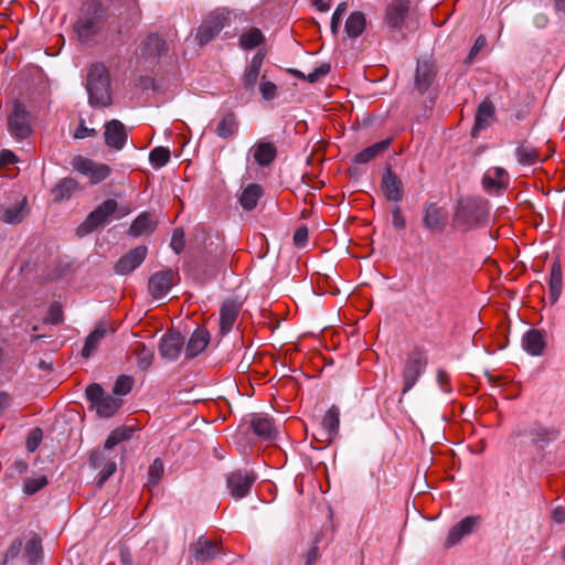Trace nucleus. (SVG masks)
Masks as SVG:
<instances>
[{"label": "nucleus", "instance_id": "13d9d810", "mask_svg": "<svg viewBox=\"0 0 565 565\" xmlns=\"http://www.w3.org/2000/svg\"><path fill=\"white\" fill-rule=\"evenodd\" d=\"M392 217H393L392 223H393V226L395 230H397V231L405 230L406 221H405V217L403 215V212H402V209L399 205H395L392 209Z\"/></svg>", "mask_w": 565, "mask_h": 565}, {"label": "nucleus", "instance_id": "c85d7f7f", "mask_svg": "<svg viewBox=\"0 0 565 565\" xmlns=\"http://www.w3.org/2000/svg\"><path fill=\"white\" fill-rule=\"evenodd\" d=\"M210 342V333L204 329H196L190 337L185 347V358L193 359L202 353Z\"/></svg>", "mask_w": 565, "mask_h": 565}, {"label": "nucleus", "instance_id": "6ab92c4d", "mask_svg": "<svg viewBox=\"0 0 565 565\" xmlns=\"http://www.w3.org/2000/svg\"><path fill=\"white\" fill-rule=\"evenodd\" d=\"M104 139L107 147L121 150L127 143L128 134L125 125L118 119H111L105 124Z\"/></svg>", "mask_w": 565, "mask_h": 565}, {"label": "nucleus", "instance_id": "ea45409f", "mask_svg": "<svg viewBox=\"0 0 565 565\" xmlns=\"http://www.w3.org/2000/svg\"><path fill=\"white\" fill-rule=\"evenodd\" d=\"M515 157L520 164L522 166H533L541 160L540 151L530 146L527 142H522L519 147L515 149Z\"/></svg>", "mask_w": 565, "mask_h": 565}, {"label": "nucleus", "instance_id": "49530a36", "mask_svg": "<svg viewBox=\"0 0 565 565\" xmlns=\"http://www.w3.org/2000/svg\"><path fill=\"white\" fill-rule=\"evenodd\" d=\"M163 472H164L163 462L159 458L154 459L148 469V481L146 483V487L148 489L156 487L159 483V481L161 480Z\"/></svg>", "mask_w": 565, "mask_h": 565}, {"label": "nucleus", "instance_id": "5fc2aeb1", "mask_svg": "<svg viewBox=\"0 0 565 565\" xmlns=\"http://www.w3.org/2000/svg\"><path fill=\"white\" fill-rule=\"evenodd\" d=\"M259 92L264 99L271 100L276 97L277 86L273 82L263 78L259 84Z\"/></svg>", "mask_w": 565, "mask_h": 565}, {"label": "nucleus", "instance_id": "6e6552de", "mask_svg": "<svg viewBox=\"0 0 565 565\" xmlns=\"http://www.w3.org/2000/svg\"><path fill=\"white\" fill-rule=\"evenodd\" d=\"M135 429L132 427H119L114 429L104 443L103 449H95L89 457V465L94 469L106 466L107 461H115V456H109L107 451L111 450L116 445L131 439Z\"/></svg>", "mask_w": 565, "mask_h": 565}, {"label": "nucleus", "instance_id": "4468645a", "mask_svg": "<svg viewBox=\"0 0 565 565\" xmlns=\"http://www.w3.org/2000/svg\"><path fill=\"white\" fill-rule=\"evenodd\" d=\"M178 274L171 269H163L152 274L148 280L149 294L154 299H161L168 295L175 282Z\"/></svg>", "mask_w": 565, "mask_h": 565}, {"label": "nucleus", "instance_id": "72a5a7b5", "mask_svg": "<svg viewBox=\"0 0 565 565\" xmlns=\"http://www.w3.org/2000/svg\"><path fill=\"white\" fill-rule=\"evenodd\" d=\"M78 188V182L73 178H63L52 189L53 201L60 203L72 198Z\"/></svg>", "mask_w": 565, "mask_h": 565}, {"label": "nucleus", "instance_id": "f3484780", "mask_svg": "<svg viewBox=\"0 0 565 565\" xmlns=\"http://www.w3.org/2000/svg\"><path fill=\"white\" fill-rule=\"evenodd\" d=\"M381 190L387 201L398 203L404 196V185L402 180L388 166L382 175Z\"/></svg>", "mask_w": 565, "mask_h": 565}, {"label": "nucleus", "instance_id": "39448f33", "mask_svg": "<svg viewBox=\"0 0 565 565\" xmlns=\"http://www.w3.org/2000/svg\"><path fill=\"white\" fill-rule=\"evenodd\" d=\"M427 365L428 356L424 349L416 347L407 353L402 371V395L408 393L416 385L426 372Z\"/></svg>", "mask_w": 565, "mask_h": 565}, {"label": "nucleus", "instance_id": "603ef678", "mask_svg": "<svg viewBox=\"0 0 565 565\" xmlns=\"http://www.w3.org/2000/svg\"><path fill=\"white\" fill-rule=\"evenodd\" d=\"M47 484V480L45 477H38L28 479L24 483V492L28 494H34L42 488H44Z\"/></svg>", "mask_w": 565, "mask_h": 565}, {"label": "nucleus", "instance_id": "a878e982", "mask_svg": "<svg viewBox=\"0 0 565 565\" xmlns=\"http://www.w3.org/2000/svg\"><path fill=\"white\" fill-rule=\"evenodd\" d=\"M265 55L262 52H257L248 65L245 68V72L242 77L243 86L247 92H254L257 81L260 74V67L263 65Z\"/></svg>", "mask_w": 565, "mask_h": 565}, {"label": "nucleus", "instance_id": "774afa93", "mask_svg": "<svg viewBox=\"0 0 565 565\" xmlns=\"http://www.w3.org/2000/svg\"><path fill=\"white\" fill-rule=\"evenodd\" d=\"M319 557L318 546L313 545L305 556V565H313Z\"/></svg>", "mask_w": 565, "mask_h": 565}, {"label": "nucleus", "instance_id": "37998d69", "mask_svg": "<svg viewBox=\"0 0 565 565\" xmlns=\"http://www.w3.org/2000/svg\"><path fill=\"white\" fill-rule=\"evenodd\" d=\"M265 41L263 32L257 28H250L239 36V46L243 50H253Z\"/></svg>", "mask_w": 565, "mask_h": 565}, {"label": "nucleus", "instance_id": "8fccbe9b", "mask_svg": "<svg viewBox=\"0 0 565 565\" xmlns=\"http://www.w3.org/2000/svg\"><path fill=\"white\" fill-rule=\"evenodd\" d=\"M42 437H43L42 429L39 427L33 428L26 438V443H25L26 449L30 452H34L38 449V447L40 446V444L42 441Z\"/></svg>", "mask_w": 565, "mask_h": 565}, {"label": "nucleus", "instance_id": "052dcab7", "mask_svg": "<svg viewBox=\"0 0 565 565\" xmlns=\"http://www.w3.org/2000/svg\"><path fill=\"white\" fill-rule=\"evenodd\" d=\"M482 185L486 190H490V189L503 190L507 188V183H504L503 181H497L488 174L483 175Z\"/></svg>", "mask_w": 565, "mask_h": 565}, {"label": "nucleus", "instance_id": "1a4fd4ad", "mask_svg": "<svg viewBox=\"0 0 565 565\" xmlns=\"http://www.w3.org/2000/svg\"><path fill=\"white\" fill-rule=\"evenodd\" d=\"M118 203L115 199H107L100 203L87 217L82 222L76 232L78 236H86L106 224L110 216L116 212Z\"/></svg>", "mask_w": 565, "mask_h": 565}, {"label": "nucleus", "instance_id": "79ce46f5", "mask_svg": "<svg viewBox=\"0 0 565 565\" xmlns=\"http://www.w3.org/2000/svg\"><path fill=\"white\" fill-rule=\"evenodd\" d=\"M390 142H391L390 139H386V140L376 142L370 147H366L365 149H363L362 151L358 152L354 156L353 161L356 163H360V164L370 162L379 153L384 151L388 147Z\"/></svg>", "mask_w": 565, "mask_h": 565}, {"label": "nucleus", "instance_id": "0e129e2a", "mask_svg": "<svg viewBox=\"0 0 565 565\" xmlns=\"http://www.w3.org/2000/svg\"><path fill=\"white\" fill-rule=\"evenodd\" d=\"M436 379L443 392L448 393L451 391V387L449 385V375L447 374L446 371L438 370Z\"/></svg>", "mask_w": 565, "mask_h": 565}, {"label": "nucleus", "instance_id": "a211bd4d", "mask_svg": "<svg viewBox=\"0 0 565 565\" xmlns=\"http://www.w3.org/2000/svg\"><path fill=\"white\" fill-rule=\"evenodd\" d=\"M481 519L479 515H470L460 520L457 524L450 527L445 541V546L451 547L459 544L465 536L475 531Z\"/></svg>", "mask_w": 565, "mask_h": 565}, {"label": "nucleus", "instance_id": "9b49d317", "mask_svg": "<svg viewBox=\"0 0 565 565\" xmlns=\"http://www.w3.org/2000/svg\"><path fill=\"white\" fill-rule=\"evenodd\" d=\"M228 17L218 10L211 12L196 30L195 40L199 45L211 42L227 24Z\"/></svg>", "mask_w": 565, "mask_h": 565}, {"label": "nucleus", "instance_id": "69168bd1", "mask_svg": "<svg viewBox=\"0 0 565 565\" xmlns=\"http://www.w3.org/2000/svg\"><path fill=\"white\" fill-rule=\"evenodd\" d=\"M95 134H96V130L94 128L86 127L84 120H82L74 134V138L75 139H84L88 136H94Z\"/></svg>", "mask_w": 565, "mask_h": 565}, {"label": "nucleus", "instance_id": "7c9ffc66", "mask_svg": "<svg viewBox=\"0 0 565 565\" xmlns=\"http://www.w3.org/2000/svg\"><path fill=\"white\" fill-rule=\"evenodd\" d=\"M435 78L434 65L428 61L417 63L415 73V86L420 94H424Z\"/></svg>", "mask_w": 565, "mask_h": 565}, {"label": "nucleus", "instance_id": "ddd939ff", "mask_svg": "<svg viewBox=\"0 0 565 565\" xmlns=\"http://www.w3.org/2000/svg\"><path fill=\"white\" fill-rule=\"evenodd\" d=\"M255 480L256 476L254 472L246 469H237L226 476V488L234 499L239 500L249 493Z\"/></svg>", "mask_w": 565, "mask_h": 565}, {"label": "nucleus", "instance_id": "412c9836", "mask_svg": "<svg viewBox=\"0 0 565 565\" xmlns=\"http://www.w3.org/2000/svg\"><path fill=\"white\" fill-rule=\"evenodd\" d=\"M340 429V409L332 405L321 419V441L331 444Z\"/></svg>", "mask_w": 565, "mask_h": 565}, {"label": "nucleus", "instance_id": "423d86ee", "mask_svg": "<svg viewBox=\"0 0 565 565\" xmlns=\"http://www.w3.org/2000/svg\"><path fill=\"white\" fill-rule=\"evenodd\" d=\"M7 128L17 140H24L32 132V115L26 106L18 99L12 103L7 115Z\"/></svg>", "mask_w": 565, "mask_h": 565}, {"label": "nucleus", "instance_id": "4be33fe9", "mask_svg": "<svg viewBox=\"0 0 565 565\" xmlns=\"http://www.w3.org/2000/svg\"><path fill=\"white\" fill-rule=\"evenodd\" d=\"M447 213L436 203H427L424 207L423 225L431 232H443L446 226Z\"/></svg>", "mask_w": 565, "mask_h": 565}, {"label": "nucleus", "instance_id": "aec40b11", "mask_svg": "<svg viewBox=\"0 0 565 565\" xmlns=\"http://www.w3.org/2000/svg\"><path fill=\"white\" fill-rule=\"evenodd\" d=\"M495 118V107L490 99L482 100L475 116V124L471 129V137H479L480 132L488 128Z\"/></svg>", "mask_w": 565, "mask_h": 565}, {"label": "nucleus", "instance_id": "3c124183", "mask_svg": "<svg viewBox=\"0 0 565 565\" xmlns=\"http://www.w3.org/2000/svg\"><path fill=\"white\" fill-rule=\"evenodd\" d=\"M184 246V231L182 227H177L172 233L170 247L175 252V254H180L183 250Z\"/></svg>", "mask_w": 565, "mask_h": 565}, {"label": "nucleus", "instance_id": "2eb2a0df", "mask_svg": "<svg viewBox=\"0 0 565 565\" xmlns=\"http://www.w3.org/2000/svg\"><path fill=\"white\" fill-rule=\"evenodd\" d=\"M148 248L139 245L122 255L115 264L114 271L116 275L126 276L137 269L146 259Z\"/></svg>", "mask_w": 565, "mask_h": 565}, {"label": "nucleus", "instance_id": "c03bdc74", "mask_svg": "<svg viewBox=\"0 0 565 565\" xmlns=\"http://www.w3.org/2000/svg\"><path fill=\"white\" fill-rule=\"evenodd\" d=\"M132 353L137 356V366L140 371H147L153 362L154 353L145 343H138Z\"/></svg>", "mask_w": 565, "mask_h": 565}, {"label": "nucleus", "instance_id": "f257e3e1", "mask_svg": "<svg viewBox=\"0 0 565 565\" xmlns=\"http://www.w3.org/2000/svg\"><path fill=\"white\" fill-rule=\"evenodd\" d=\"M128 17L108 11L99 1L89 2L75 23V32L82 43H89L96 35L105 32L108 39L115 40L126 33L137 15V6L126 0Z\"/></svg>", "mask_w": 565, "mask_h": 565}, {"label": "nucleus", "instance_id": "680f3d73", "mask_svg": "<svg viewBox=\"0 0 565 565\" xmlns=\"http://www.w3.org/2000/svg\"><path fill=\"white\" fill-rule=\"evenodd\" d=\"M294 243L297 246H303L307 243L308 239V228L307 226H300L298 227L294 233Z\"/></svg>", "mask_w": 565, "mask_h": 565}, {"label": "nucleus", "instance_id": "dca6fc26", "mask_svg": "<svg viewBox=\"0 0 565 565\" xmlns=\"http://www.w3.org/2000/svg\"><path fill=\"white\" fill-rule=\"evenodd\" d=\"M183 347L184 337L181 332L177 330H169L160 339L158 350L161 358L174 361L179 358Z\"/></svg>", "mask_w": 565, "mask_h": 565}, {"label": "nucleus", "instance_id": "7ed1b4c3", "mask_svg": "<svg viewBox=\"0 0 565 565\" xmlns=\"http://www.w3.org/2000/svg\"><path fill=\"white\" fill-rule=\"evenodd\" d=\"M85 88L88 104L92 107H108L111 105L110 78L106 66L102 63L92 64L86 75Z\"/></svg>", "mask_w": 565, "mask_h": 565}, {"label": "nucleus", "instance_id": "473e14b6", "mask_svg": "<svg viewBox=\"0 0 565 565\" xmlns=\"http://www.w3.org/2000/svg\"><path fill=\"white\" fill-rule=\"evenodd\" d=\"M563 287V274L562 267L558 260L552 264L548 279L550 299L552 303H556L562 294Z\"/></svg>", "mask_w": 565, "mask_h": 565}, {"label": "nucleus", "instance_id": "e433bc0d", "mask_svg": "<svg viewBox=\"0 0 565 565\" xmlns=\"http://www.w3.org/2000/svg\"><path fill=\"white\" fill-rule=\"evenodd\" d=\"M25 199L14 205L0 210V221L7 224H18L26 216Z\"/></svg>", "mask_w": 565, "mask_h": 565}, {"label": "nucleus", "instance_id": "f03ea898", "mask_svg": "<svg viewBox=\"0 0 565 565\" xmlns=\"http://www.w3.org/2000/svg\"><path fill=\"white\" fill-rule=\"evenodd\" d=\"M489 203L479 196H469L458 201L454 213V226L462 232L482 227L489 220Z\"/></svg>", "mask_w": 565, "mask_h": 565}, {"label": "nucleus", "instance_id": "20e7f679", "mask_svg": "<svg viewBox=\"0 0 565 565\" xmlns=\"http://www.w3.org/2000/svg\"><path fill=\"white\" fill-rule=\"evenodd\" d=\"M559 434L558 428L544 425L541 422L520 423L513 430L514 437L527 439L537 450L545 449L559 437Z\"/></svg>", "mask_w": 565, "mask_h": 565}, {"label": "nucleus", "instance_id": "393cba45", "mask_svg": "<svg viewBox=\"0 0 565 565\" xmlns=\"http://www.w3.org/2000/svg\"><path fill=\"white\" fill-rule=\"evenodd\" d=\"M522 348L532 356H541L546 348L545 332L540 329L527 330L522 338Z\"/></svg>", "mask_w": 565, "mask_h": 565}, {"label": "nucleus", "instance_id": "a19ab883", "mask_svg": "<svg viewBox=\"0 0 565 565\" xmlns=\"http://www.w3.org/2000/svg\"><path fill=\"white\" fill-rule=\"evenodd\" d=\"M42 555V541L40 536L34 535L26 542L23 556L30 565H38Z\"/></svg>", "mask_w": 565, "mask_h": 565}, {"label": "nucleus", "instance_id": "9d476101", "mask_svg": "<svg viewBox=\"0 0 565 565\" xmlns=\"http://www.w3.org/2000/svg\"><path fill=\"white\" fill-rule=\"evenodd\" d=\"M189 550L191 553L189 565H204L222 554V545L205 535H201L192 542Z\"/></svg>", "mask_w": 565, "mask_h": 565}, {"label": "nucleus", "instance_id": "de8ad7c7", "mask_svg": "<svg viewBox=\"0 0 565 565\" xmlns=\"http://www.w3.org/2000/svg\"><path fill=\"white\" fill-rule=\"evenodd\" d=\"M134 380L131 376L128 375H120L117 377L114 387L113 393L117 396H125L128 393H130L132 388Z\"/></svg>", "mask_w": 565, "mask_h": 565}, {"label": "nucleus", "instance_id": "e2e57ef3", "mask_svg": "<svg viewBox=\"0 0 565 565\" xmlns=\"http://www.w3.org/2000/svg\"><path fill=\"white\" fill-rule=\"evenodd\" d=\"M22 550V540L15 539L6 552V561L15 558Z\"/></svg>", "mask_w": 565, "mask_h": 565}, {"label": "nucleus", "instance_id": "bb28decb", "mask_svg": "<svg viewBox=\"0 0 565 565\" xmlns=\"http://www.w3.org/2000/svg\"><path fill=\"white\" fill-rule=\"evenodd\" d=\"M409 0H392L386 8V21L392 28H401L409 11Z\"/></svg>", "mask_w": 565, "mask_h": 565}, {"label": "nucleus", "instance_id": "cd10ccee", "mask_svg": "<svg viewBox=\"0 0 565 565\" xmlns=\"http://www.w3.org/2000/svg\"><path fill=\"white\" fill-rule=\"evenodd\" d=\"M156 228L157 222L152 218L151 213L142 212L132 221L128 228V235L131 237L150 235Z\"/></svg>", "mask_w": 565, "mask_h": 565}, {"label": "nucleus", "instance_id": "864d4df0", "mask_svg": "<svg viewBox=\"0 0 565 565\" xmlns=\"http://www.w3.org/2000/svg\"><path fill=\"white\" fill-rule=\"evenodd\" d=\"M100 469L99 479L97 481L98 488H102L104 483L116 472V461H107L106 466H103Z\"/></svg>", "mask_w": 565, "mask_h": 565}, {"label": "nucleus", "instance_id": "c9c22d12", "mask_svg": "<svg viewBox=\"0 0 565 565\" xmlns=\"http://www.w3.org/2000/svg\"><path fill=\"white\" fill-rule=\"evenodd\" d=\"M366 26V19L363 12L361 11H354L352 12L344 25L345 33L351 39L359 38Z\"/></svg>", "mask_w": 565, "mask_h": 565}, {"label": "nucleus", "instance_id": "f8f14e48", "mask_svg": "<svg viewBox=\"0 0 565 565\" xmlns=\"http://www.w3.org/2000/svg\"><path fill=\"white\" fill-rule=\"evenodd\" d=\"M71 164L74 170L88 177L92 184L100 183L111 173V168L108 164L95 162L83 156H75Z\"/></svg>", "mask_w": 565, "mask_h": 565}, {"label": "nucleus", "instance_id": "4c0bfd02", "mask_svg": "<svg viewBox=\"0 0 565 565\" xmlns=\"http://www.w3.org/2000/svg\"><path fill=\"white\" fill-rule=\"evenodd\" d=\"M263 195V188L259 184H248L239 196V203L246 211H252L256 207L259 199Z\"/></svg>", "mask_w": 565, "mask_h": 565}, {"label": "nucleus", "instance_id": "338daca9", "mask_svg": "<svg viewBox=\"0 0 565 565\" xmlns=\"http://www.w3.org/2000/svg\"><path fill=\"white\" fill-rule=\"evenodd\" d=\"M18 161L17 156L8 149H3L0 152V167L15 163Z\"/></svg>", "mask_w": 565, "mask_h": 565}, {"label": "nucleus", "instance_id": "0eeeda50", "mask_svg": "<svg viewBox=\"0 0 565 565\" xmlns=\"http://www.w3.org/2000/svg\"><path fill=\"white\" fill-rule=\"evenodd\" d=\"M87 401L90 403V407L96 411L100 417H111L119 409L122 401L119 397H115L110 394H106L104 388L98 383L88 385L85 390Z\"/></svg>", "mask_w": 565, "mask_h": 565}, {"label": "nucleus", "instance_id": "a18cd8bd", "mask_svg": "<svg viewBox=\"0 0 565 565\" xmlns=\"http://www.w3.org/2000/svg\"><path fill=\"white\" fill-rule=\"evenodd\" d=\"M170 157L169 148L156 147L149 153V162L154 169H160L170 161Z\"/></svg>", "mask_w": 565, "mask_h": 565}, {"label": "nucleus", "instance_id": "6e6d98bb", "mask_svg": "<svg viewBox=\"0 0 565 565\" xmlns=\"http://www.w3.org/2000/svg\"><path fill=\"white\" fill-rule=\"evenodd\" d=\"M47 321L52 324H60L63 321V310L58 302H53L50 306Z\"/></svg>", "mask_w": 565, "mask_h": 565}, {"label": "nucleus", "instance_id": "09e8293b", "mask_svg": "<svg viewBox=\"0 0 565 565\" xmlns=\"http://www.w3.org/2000/svg\"><path fill=\"white\" fill-rule=\"evenodd\" d=\"M348 9L347 2H341L338 4L331 17L330 30L333 35H337L341 25L342 15L345 13Z\"/></svg>", "mask_w": 565, "mask_h": 565}, {"label": "nucleus", "instance_id": "2f4dec72", "mask_svg": "<svg viewBox=\"0 0 565 565\" xmlns=\"http://www.w3.org/2000/svg\"><path fill=\"white\" fill-rule=\"evenodd\" d=\"M167 51V43L158 34H149L142 45L141 54L146 58H157Z\"/></svg>", "mask_w": 565, "mask_h": 565}, {"label": "nucleus", "instance_id": "58836bf2", "mask_svg": "<svg viewBox=\"0 0 565 565\" xmlns=\"http://www.w3.org/2000/svg\"><path fill=\"white\" fill-rule=\"evenodd\" d=\"M238 129V121L234 113L230 111L218 121L215 134L217 137L227 139L233 137Z\"/></svg>", "mask_w": 565, "mask_h": 565}, {"label": "nucleus", "instance_id": "b1692460", "mask_svg": "<svg viewBox=\"0 0 565 565\" xmlns=\"http://www.w3.org/2000/svg\"><path fill=\"white\" fill-rule=\"evenodd\" d=\"M239 310L241 303L234 299H227L223 302L220 309V332L222 335L232 331Z\"/></svg>", "mask_w": 565, "mask_h": 565}, {"label": "nucleus", "instance_id": "4d7b16f0", "mask_svg": "<svg viewBox=\"0 0 565 565\" xmlns=\"http://www.w3.org/2000/svg\"><path fill=\"white\" fill-rule=\"evenodd\" d=\"M331 71V66L329 63H322L319 67H317L313 72L306 75V79L309 83H316L319 78L328 75Z\"/></svg>", "mask_w": 565, "mask_h": 565}, {"label": "nucleus", "instance_id": "5701e85b", "mask_svg": "<svg viewBox=\"0 0 565 565\" xmlns=\"http://www.w3.org/2000/svg\"><path fill=\"white\" fill-rule=\"evenodd\" d=\"M249 428L256 436L267 441L275 440L278 435L273 419L268 416L250 415Z\"/></svg>", "mask_w": 565, "mask_h": 565}, {"label": "nucleus", "instance_id": "f704fd0d", "mask_svg": "<svg viewBox=\"0 0 565 565\" xmlns=\"http://www.w3.org/2000/svg\"><path fill=\"white\" fill-rule=\"evenodd\" d=\"M276 156L277 150L271 142L260 141L256 143L254 148L253 157L255 161L262 167L269 166L275 160Z\"/></svg>", "mask_w": 565, "mask_h": 565}, {"label": "nucleus", "instance_id": "c756f323", "mask_svg": "<svg viewBox=\"0 0 565 565\" xmlns=\"http://www.w3.org/2000/svg\"><path fill=\"white\" fill-rule=\"evenodd\" d=\"M110 332H114V329L109 328L108 324L105 322H99L86 338L85 344L82 350V355L84 358H89L93 354V352L97 349L100 340L104 339L106 334Z\"/></svg>", "mask_w": 565, "mask_h": 565}, {"label": "nucleus", "instance_id": "bf43d9fd", "mask_svg": "<svg viewBox=\"0 0 565 565\" xmlns=\"http://www.w3.org/2000/svg\"><path fill=\"white\" fill-rule=\"evenodd\" d=\"M487 41L483 35L478 36L477 40L475 41V44L469 51L466 62L471 63L473 58L477 56V54L480 52V50L484 47Z\"/></svg>", "mask_w": 565, "mask_h": 565}]
</instances>
